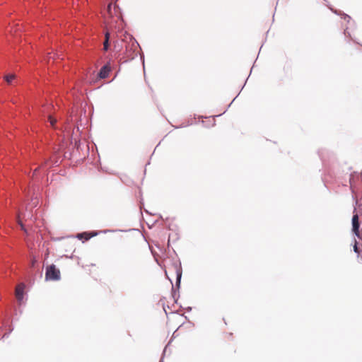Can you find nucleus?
Here are the masks:
<instances>
[{"mask_svg":"<svg viewBox=\"0 0 362 362\" xmlns=\"http://www.w3.org/2000/svg\"><path fill=\"white\" fill-rule=\"evenodd\" d=\"M16 78V75L14 74H7V75H5L4 77V79L6 81V82L8 85L13 84V82L15 81Z\"/></svg>","mask_w":362,"mask_h":362,"instance_id":"7","label":"nucleus"},{"mask_svg":"<svg viewBox=\"0 0 362 362\" xmlns=\"http://www.w3.org/2000/svg\"><path fill=\"white\" fill-rule=\"evenodd\" d=\"M24 288L25 285L23 283L17 285L16 287L15 295L19 303H21L23 300L24 295Z\"/></svg>","mask_w":362,"mask_h":362,"instance_id":"3","label":"nucleus"},{"mask_svg":"<svg viewBox=\"0 0 362 362\" xmlns=\"http://www.w3.org/2000/svg\"><path fill=\"white\" fill-rule=\"evenodd\" d=\"M36 262L37 260L35 259V258H33V259L31 260V266L34 267Z\"/></svg>","mask_w":362,"mask_h":362,"instance_id":"11","label":"nucleus"},{"mask_svg":"<svg viewBox=\"0 0 362 362\" xmlns=\"http://www.w3.org/2000/svg\"><path fill=\"white\" fill-rule=\"evenodd\" d=\"M18 224L21 226V229H22L23 230H24V231L26 233V232H27V230H26V229H25V226H23V223L21 222V220H18Z\"/></svg>","mask_w":362,"mask_h":362,"instance_id":"10","label":"nucleus"},{"mask_svg":"<svg viewBox=\"0 0 362 362\" xmlns=\"http://www.w3.org/2000/svg\"><path fill=\"white\" fill-rule=\"evenodd\" d=\"M138 46V43L134 40H130L128 47H127V53L128 58L133 59L134 57V53L136 51Z\"/></svg>","mask_w":362,"mask_h":362,"instance_id":"2","label":"nucleus"},{"mask_svg":"<svg viewBox=\"0 0 362 362\" xmlns=\"http://www.w3.org/2000/svg\"><path fill=\"white\" fill-rule=\"evenodd\" d=\"M61 274L59 269L54 264H51L46 268L45 279L47 281H59Z\"/></svg>","mask_w":362,"mask_h":362,"instance_id":"1","label":"nucleus"},{"mask_svg":"<svg viewBox=\"0 0 362 362\" xmlns=\"http://www.w3.org/2000/svg\"><path fill=\"white\" fill-rule=\"evenodd\" d=\"M48 119H49V122L50 124L52 127H54V125L56 123L57 120L54 118H53L51 115L49 116Z\"/></svg>","mask_w":362,"mask_h":362,"instance_id":"9","label":"nucleus"},{"mask_svg":"<svg viewBox=\"0 0 362 362\" xmlns=\"http://www.w3.org/2000/svg\"><path fill=\"white\" fill-rule=\"evenodd\" d=\"M110 8H111V4H109L108 6H107L108 10H110Z\"/></svg>","mask_w":362,"mask_h":362,"instance_id":"13","label":"nucleus"},{"mask_svg":"<svg viewBox=\"0 0 362 362\" xmlns=\"http://www.w3.org/2000/svg\"><path fill=\"white\" fill-rule=\"evenodd\" d=\"M354 249L356 253H359L356 243L354 245Z\"/></svg>","mask_w":362,"mask_h":362,"instance_id":"12","label":"nucleus"},{"mask_svg":"<svg viewBox=\"0 0 362 362\" xmlns=\"http://www.w3.org/2000/svg\"><path fill=\"white\" fill-rule=\"evenodd\" d=\"M352 225H353V231L354 233L359 237V222H358V216L357 214L354 215L352 218Z\"/></svg>","mask_w":362,"mask_h":362,"instance_id":"4","label":"nucleus"},{"mask_svg":"<svg viewBox=\"0 0 362 362\" xmlns=\"http://www.w3.org/2000/svg\"><path fill=\"white\" fill-rule=\"evenodd\" d=\"M109 40H110V33L106 32L105 34V40L103 42V50L104 51H107L109 49V46H110Z\"/></svg>","mask_w":362,"mask_h":362,"instance_id":"8","label":"nucleus"},{"mask_svg":"<svg viewBox=\"0 0 362 362\" xmlns=\"http://www.w3.org/2000/svg\"><path fill=\"white\" fill-rule=\"evenodd\" d=\"M110 71V66L107 64L105 65L100 70L98 76L100 78H105L108 76Z\"/></svg>","mask_w":362,"mask_h":362,"instance_id":"6","label":"nucleus"},{"mask_svg":"<svg viewBox=\"0 0 362 362\" xmlns=\"http://www.w3.org/2000/svg\"><path fill=\"white\" fill-rule=\"evenodd\" d=\"M98 233L96 232H84L82 233H78L77 235V238L81 240L84 239L85 240H88L90 238L95 236Z\"/></svg>","mask_w":362,"mask_h":362,"instance_id":"5","label":"nucleus"},{"mask_svg":"<svg viewBox=\"0 0 362 362\" xmlns=\"http://www.w3.org/2000/svg\"><path fill=\"white\" fill-rule=\"evenodd\" d=\"M180 276H181V274H180V273H178V274H177V277H178V278H180Z\"/></svg>","mask_w":362,"mask_h":362,"instance_id":"14","label":"nucleus"}]
</instances>
